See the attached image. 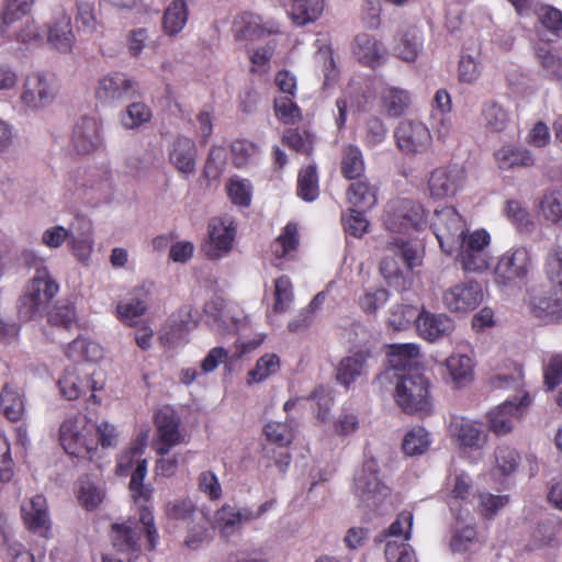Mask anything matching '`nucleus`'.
<instances>
[{
  "label": "nucleus",
  "instance_id": "9d476101",
  "mask_svg": "<svg viewBox=\"0 0 562 562\" xmlns=\"http://www.w3.org/2000/svg\"><path fill=\"white\" fill-rule=\"evenodd\" d=\"M385 225L391 232L420 229L426 225V211L423 205L412 200H401L387 213Z\"/></svg>",
  "mask_w": 562,
  "mask_h": 562
},
{
  "label": "nucleus",
  "instance_id": "3c124183",
  "mask_svg": "<svg viewBox=\"0 0 562 562\" xmlns=\"http://www.w3.org/2000/svg\"><path fill=\"white\" fill-rule=\"evenodd\" d=\"M297 194L305 201H313L318 195V179L314 166H307L299 173Z\"/></svg>",
  "mask_w": 562,
  "mask_h": 562
},
{
  "label": "nucleus",
  "instance_id": "6e6d98bb",
  "mask_svg": "<svg viewBox=\"0 0 562 562\" xmlns=\"http://www.w3.org/2000/svg\"><path fill=\"white\" fill-rule=\"evenodd\" d=\"M384 554L387 562H418L414 549L397 539L386 541Z\"/></svg>",
  "mask_w": 562,
  "mask_h": 562
},
{
  "label": "nucleus",
  "instance_id": "09e8293b",
  "mask_svg": "<svg viewBox=\"0 0 562 562\" xmlns=\"http://www.w3.org/2000/svg\"><path fill=\"white\" fill-rule=\"evenodd\" d=\"M151 110L144 102H134L130 104L121 115V123L127 130H133L149 122Z\"/></svg>",
  "mask_w": 562,
  "mask_h": 562
},
{
  "label": "nucleus",
  "instance_id": "20e7f679",
  "mask_svg": "<svg viewBox=\"0 0 562 562\" xmlns=\"http://www.w3.org/2000/svg\"><path fill=\"white\" fill-rule=\"evenodd\" d=\"M95 424L83 415L69 417L59 429L60 442L67 453L76 457L88 456L97 449Z\"/></svg>",
  "mask_w": 562,
  "mask_h": 562
},
{
  "label": "nucleus",
  "instance_id": "603ef678",
  "mask_svg": "<svg viewBox=\"0 0 562 562\" xmlns=\"http://www.w3.org/2000/svg\"><path fill=\"white\" fill-rule=\"evenodd\" d=\"M147 475V460H137L136 469L132 473L130 490L135 501H148L151 495V488L144 485V479Z\"/></svg>",
  "mask_w": 562,
  "mask_h": 562
},
{
  "label": "nucleus",
  "instance_id": "5701e85b",
  "mask_svg": "<svg viewBox=\"0 0 562 562\" xmlns=\"http://www.w3.org/2000/svg\"><path fill=\"white\" fill-rule=\"evenodd\" d=\"M93 374V372H82L75 367L66 369L58 381L60 393L67 400L72 401L86 393L89 389L93 391L101 389V386H97L94 382L91 383L89 380V376Z\"/></svg>",
  "mask_w": 562,
  "mask_h": 562
},
{
  "label": "nucleus",
  "instance_id": "864d4df0",
  "mask_svg": "<svg viewBox=\"0 0 562 562\" xmlns=\"http://www.w3.org/2000/svg\"><path fill=\"white\" fill-rule=\"evenodd\" d=\"M543 271L550 285L562 288V249L552 248L544 261Z\"/></svg>",
  "mask_w": 562,
  "mask_h": 562
},
{
  "label": "nucleus",
  "instance_id": "052dcab7",
  "mask_svg": "<svg viewBox=\"0 0 562 562\" xmlns=\"http://www.w3.org/2000/svg\"><path fill=\"white\" fill-rule=\"evenodd\" d=\"M75 184L82 194H86L88 190L105 193L111 188V173L109 171H104L99 175L98 172L91 171L87 175L86 179H82V181L76 178Z\"/></svg>",
  "mask_w": 562,
  "mask_h": 562
},
{
  "label": "nucleus",
  "instance_id": "dca6fc26",
  "mask_svg": "<svg viewBox=\"0 0 562 562\" xmlns=\"http://www.w3.org/2000/svg\"><path fill=\"white\" fill-rule=\"evenodd\" d=\"M235 238V227L228 217H216L209 224V248L206 256L212 259L222 257L232 249Z\"/></svg>",
  "mask_w": 562,
  "mask_h": 562
},
{
  "label": "nucleus",
  "instance_id": "680f3d73",
  "mask_svg": "<svg viewBox=\"0 0 562 562\" xmlns=\"http://www.w3.org/2000/svg\"><path fill=\"white\" fill-rule=\"evenodd\" d=\"M299 243V231L297 226L293 223H289L283 233L273 243V252L278 258L286 256L290 251L296 248Z\"/></svg>",
  "mask_w": 562,
  "mask_h": 562
},
{
  "label": "nucleus",
  "instance_id": "6e6552de",
  "mask_svg": "<svg viewBox=\"0 0 562 562\" xmlns=\"http://www.w3.org/2000/svg\"><path fill=\"white\" fill-rule=\"evenodd\" d=\"M420 250L417 245L402 243L401 246L389 249V254L381 262L380 270L391 285H401L403 267L412 269L420 263Z\"/></svg>",
  "mask_w": 562,
  "mask_h": 562
},
{
  "label": "nucleus",
  "instance_id": "e2e57ef3",
  "mask_svg": "<svg viewBox=\"0 0 562 562\" xmlns=\"http://www.w3.org/2000/svg\"><path fill=\"white\" fill-rule=\"evenodd\" d=\"M268 441L281 447L289 446L293 441V431L288 423L269 422L263 428Z\"/></svg>",
  "mask_w": 562,
  "mask_h": 562
},
{
  "label": "nucleus",
  "instance_id": "de8ad7c7",
  "mask_svg": "<svg viewBox=\"0 0 562 562\" xmlns=\"http://www.w3.org/2000/svg\"><path fill=\"white\" fill-rule=\"evenodd\" d=\"M535 54L539 65L549 77L562 79V59L553 54L547 44L538 45Z\"/></svg>",
  "mask_w": 562,
  "mask_h": 562
},
{
  "label": "nucleus",
  "instance_id": "774afa93",
  "mask_svg": "<svg viewBox=\"0 0 562 562\" xmlns=\"http://www.w3.org/2000/svg\"><path fill=\"white\" fill-rule=\"evenodd\" d=\"M188 331L183 319L171 317L160 333V340L169 346H173L183 340Z\"/></svg>",
  "mask_w": 562,
  "mask_h": 562
},
{
  "label": "nucleus",
  "instance_id": "e433bc0d",
  "mask_svg": "<svg viewBox=\"0 0 562 562\" xmlns=\"http://www.w3.org/2000/svg\"><path fill=\"white\" fill-rule=\"evenodd\" d=\"M36 0H5L4 9L0 16V35L8 33V26L26 15Z\"/></svg>",
  "mask_w": 562,
  "mask_h": 562
},
{
  "label": "nucleus",
  "instance_id": "473e14b6",
  "mask_svg": "<svg viewBox=\"0 0 562 562\" xmlns=\"http://www.w3.org/2000/svg\"><path fill=\"white\" fill-rule=\"evenodd\" d=\"M429 194L432 198L445 199L453 196L457 191V172L454 169H435L428 180Z\"/></svg>",
  "mask_w": 562,
  "mask_h": 562
},
{
  "label": "nucleus",
  "instance_id": "58836bf2",
  "mask_svg": "<svg viewBox=\"0 0 562 562\" xmlns=\"http://www.w3.org/2000/svg\"><path fill=\"white\" fill-rule=\"evenodd\" d=\"M45 313L48 324L67 330L72 328L78 321L75 305L66 301H59Z\"/></svg>",
  "mask_w": 562,
  "mask_h": 562
},
{
  "label": "nucleus",
  "instance_id": "c756f323",
  "mask_svg": "<svg viewBox=\"0 0 562 562\" xmlns=\"http://www.w3.org/2000/svg\"><path fill=\"white\" fill-rule=\"evenodd\" d=\"M497 166L502 170L527 168L535 164L531 153L524 147L505 145L494 154Z\"/></svg>",
  "mask_w": 562,
  "mask_h": 562
},
{
  "label": "nucleus",
  "instance_id": "7c9ffc66",
  "mask_svg": "<svg viewBox=\"0 0 562 562\" xmlns=\"http://www.w3.org/2000/svg\"><path fill=\"white\" fill-rule=\"evenodd\" d=\"M387 348V361L392 369L417 371L414 367L418 362L420 351L416 344H393Z\"/></svg>",
  "mask_w": 562,
  "mask_h": 562
},
{
  "label": "nucleus",
  "instance_id": "5fc2aeb1",
  "mask_svg": "<svg viewBox=\"0 0 562 562\" xmlns=\"http://www.w3.org/2000/svg\"><path fill=\"white\" fill-rule=\"evenodd\" d=\"M546 220L558 223L562 220V187L547 192L540 203Z\"/></svg>",
  "mask_w": 562,
  "mask_h": 562
},
{
  "label": "nucleus",
  "instance_id": "a211bd4d",
  "mask_svg": "<svg viewBox=\"0 0 562 562\" xmlns=\"http://www.w3.org/2000/svg\"><path fill=\"white\" fill-rule=\"evenodd\" d=\"M423 44L424 36L420 29L414 24H405L396 34L394 55L405 63H414L423 49Z\"/></svg>",
  "mask_w": 562,
  "mask_h": 562
},
{
  "label": "nucleus",
  "instance_id": "cd10ccee",
  "mask_svg": "<svg viewBox=\"0 0 562 562\" xmlns=\"http://www.w3.org/2000/svg\"><path fill=\"white\" fill-rule=\"evenodd\" d=\"M417 330L420 337L435 341L454 329L453 321L445 315H432L422 312L417 318Z\"/></svg>",
  "mask_w": 562,
  "mask_h": 562
},
{
  "label": "nucleus",
  "instance_id": "393cba45",
  "mask_svg": "<svg viewBox=\"0 0 562 562\" xmlns=\"http://www.w3.org/2000/svg\"><path fill=\"white\" fill-rule=\"evenodd\" d=\"M21 512L30 530L44 535L49 529L50 519L44 496L36 495L32 497L22 505Z\"/></svg>",
  "mask_w": 562,
  "mask_h": 562
},
{
  "label": "nucleus",
  "instance_id": "4d7b16f0",
  "mask_svg": "<svg viewBox=\"0 0 562 562\" xmlns=\"http://www.w3.org/2000/svg\"><path fill=\"white\" fill-rule=\"evenodd\" d=\"M419 315L417 307L413 305H396L390 312L389 325L395 330H403L413 322L417 324Z\"/></svg>",
  "mask_w": 562,
  "mask_h": 562
},
{
  "label": "nucleus",
  "instance_id": "338daca9",
  "mask_svg": "<svg viewBox=\"0 0 562 562\" xmlns=\"http://www.w3.org/2000/svg\"><path fill=\"white\" fill-rule=\"evenodd\" d=\"M538 21L552 34H562V12L551 5H542L538 12Z\"/></svg>",
  "mask_w": 562,
  "mask_h": 562
},
{
  "label": "nucleus",
  "instance_id": "f257e3e1",
  "mask_svg": "<svg viewBox=\"0 0 562 562\" xmlns=\"http://www.w3.org/2000/svg\"><path fill=\"white\" fill-rule=\"evenodd\" d=\"M146 533L149 549H155L158 532L154 526V516L148 508L140 510L139 521L134 524L125 521L113 524L111 527V541L116 551L137 558L140 551V535Z\"/></svg>",
  "mask_w": 562,
  "mask_h": 562
},
{
  "label": "nucleus",
  "instance_id": "b1692460",
  "mask_svg": "<svg viewBox=\"0 0 562 562\" xmlns=\"http://www.w3.org/2000/svg\"><path fill=\"white\" fill-rule=\"evenodd\" d=\"M456 210L453 207H447L436 213L434 222L435 235L440 244L441 249L451 255L456 249V232H457V218Z\"/></svg>",
  "mask_w": 562,
  "mask_h": 562
},
{
  "label": "nucleus",
  "instance_id": "0e129e2a",
  "mask_svg": "<svg viewBox=\"0 0 562 562\" xmlns=\"http://www.w3.org/2000/svg\"><path fill=\"white\" fill-rule=\"evenodd\" d=\"M274 311L285 312L290 307L293 300V286L291 280L282 276L274 281Z\"/></svg>",
  "mask_w": 562,
  "mask_h": 562
},
{
  "label": "nucleus",
  "instance_id": "9b49d317",
  "mask_svg": "<svg viewBox=\"0 0 562 562\" xmlns=\"http://www.w3.org/2000/svg\"><path fill=\"white\" fill-rule=\"evenodd\" d=\"M529 307L532 314L546 323L558 321L562 315V288L550 285L529 292Z\"/></svg>",
  "mask_w": 562,
  "mask_h": 562
},
{
  "label": "nucleus",
  "instance_id": "7ed1b4c3",
  "mask_svg": "<svg viewBox=\"0 0 562 562\" xmlns=\"http://www.w3.org/2000/svg\"><path fill=\"white\" fill-rule=\"evenodd\" d=\"M397 405L408 414H424L430 409L429 381L420 371L400 376L395 389Z\"/></svg>",
  "mask_w": 562,
  "mask_h": 562
},
{
  "label": "nucleus",
  "instance_id": "bf43d9fd",
  "mask_svg": "<svg viewBox=\"0 0 562 562\" xmlns=\"http://www.w3.org/2000/svg\"><path fill=\"white\" fill-rule=\"evenodd\" d=\"M229 199L234 204L248 206L251 202L252 187L248 180L232 178L226 184Z\"/></svg>",
  "mask_w": 562,
  "mask_h": 562
},
{
  "label": "nucleus",
  "instance_id": "1a4fd4ad",
  "mask_svg": "<svg viewBox=\"0 0 562 562\" xmlns=\"http://www.w3.org/2000/svg\"><path fill=\"white\" fill-rule=\"evenodd\" d=\"M487 440L488 431L482 423L462 418L459 424V459L479 462Z\"/></svg>",
  "mask_w": 562,
  "mask_h": 562
},
{
  "label": "nucleus",
  "instance_id": "a878e982",
  "mask_svg": "<svg viewBox=\"0 0 562 562\" xmlns=\"http://www.w3.org/2000/svg\"><path fill=\"white\" fill-rule=\"evenodd\" d=\"M148 296L149 292L144 286L135 289L131 297L117 304L116 313L119 319L128 326H135L136 318L143 316L148 308Z\"/></svg>",
  "mask_w": 562,
  "mask_h": 562
},
{
  "label": "nucleus",
  "instance_id": "69168bd1",
  "mask_svg": "<svg viewBox=\"0 0 562 562\" xmlns=\"http://www.w3.org/2000/svg\"><path fill=\"white\" fill-rule=\"evenodd\" d=\"M389 300V292L384 289H369L359 297V306L364 313L373 314Z\"/></svg>",
  "mask_w": 562,
  "mask_h": 562
},
{
  "label": "nucleus",
  "instance_id": "2f4dec72",
  "mask_svg": "<svg viewBox=\"0 0 562 562\" xmlns=\"http://www.w3.org/2000/svg\"><path fill=\"white\" fill-rule=\"evenodd\" d=\"M369 357V352L360 351L344 358L338 366L337 380L349 386L357 378L367 373Z\"/></svg>",
  "mask_w": 562,
  "mask_h": 562
},
{
  "label": "nucleus",
  "instance_id": "c9c22d12",
  "mask_svg": "<svg viewBox=\"0 0 562 562\" xmlns=\"http://www.w3.org/2000/svg\"><path fill=\"white\" fill-rule=\"evenodd\" d=\"M66 356L72 360H86L95 362L103 357L102 347L86 338L72 340L65 350Z\"/></svg>",
  "mask_w": 562,
  "mask_h": 562
},
{
  "label": "nucleus",
  "instance_id": "37998d69",
  "mask_svg": "<svg viewBox=\"0 0 562 562\" xmlns=\"http://www.w3.org/2000/svg\"><path fill=\"white\" fill-rule=\"evenodd\" d=\"M348 202L360 210L371 209L375 202V192L366 181L351 183L347 191Z\"/></svg>",
  "mask_w": 562,
  "mask_h": 562
},
{
  "label": "nucleus",
  "instance_id": "72a5a7b5",
  "mask_svg": "<svg viewBox=\"0 0 562 562\" xmlns=\"http://www.w3.org/2000/svg\"><path fill=\"white\" fill-rule=\"evenodd\" d=\"M105 492L100 481L89 475L79 480L77 498L83 508L87 510L95 509L103 502Z\"/></svg>",
  "mask_w": 562,
  "mask_h": 562
},
{
  "label": "nucleus",
  "instance_id": "79ce46f5",
  "mask_svg": "<svg viewBox=\"0 0 562 562\" xmlns=\"http://www.w3.org/2000/svg\"><path fill=\"white\" fill-rule=\"evenodd\" d=\"M434 104L436 106L434 119L440 122L437 132L439 137L445 138L449 135L452 127V122L446 119L452 108L450 94L445 89H439L435 94Z\"/></svg>",
  "mask_w": 562,
  "mask_h": 562
},
{
  "label": "nucleus",
  "instance_id": "f704fd0d",
  "mask_svg": "<svg viewBox=\"0 0 562 562\" xmlns=\"http://www.w3.org/2000/svg\"><path fill=\"white\" fill-rule=\"evenodd\" d=\"M323 10V0H292L290 16L296 25L303 26L315 22Z\"/></svg>",
  "mask_w": 562,
  "mask_h": 562
},
{
  "label": "nucleus",
  "instance_id": "6ab92c4d",
  "mask_svg": "<svg viewBox=\"0 0 562 562\" xmlns=\"http://www.w3.org/2000/svg\"><path fill=\"white\" fill-rule=\"evenodd\" d=\"M47 41L57 50L68 53L75 43L71 18L64 10L55 13L47 25Z\"/></svg>",
  "mask_w": 562,
  "mask_h": 562
},
{
  "label": "nucleus",
  "instance_id": "4468645a",
  "mask_svg": "<svg viewBox=\"0 0 562 562\" xmlns=\"http://www.w3.org/2000/svg\"><path fill=\"white\" fill-rule=\"evenodd\" d=\"M155 425L157 428L155 450L159 456H168L170 450L184 439L179 429L180 420L170 409H160L155 414Z\"/></svg>",
  "mask_w": 562,
  "mask_h": 562
},
{
  "label": "nucleus",
  "instance_id": "c03bdc74",
  "mask_svg": "<svg viewBox=\"0 0 562 562\" xmlns=\"http://www.w3.org/2000/svg\"><path fill=\"white\" fill-rule=\"evenodd\" d=\"M506 216L520 233L530 234L535 231L536 224L530 213L516 200H509L505 207Z\"/></svg>",
  "mask_w": 562,
  "mask_h": 562
},
{
  "label": "nucleus",
  "instance_id": "4be33fe9",
  "mask_svg": "<svg viewBox=\"0 0 562 562\" xmlns=\"http://www.w3.org/2000/svg\"><path fill=\"white\" fill-rule=\"evenodd\" d=\"M353 54L359 63L371 68L382 65L387 56L383 43L369 34H360L356 37Z\"/></svg>",
  "mask_w": 562,
  "mask_h": 562
},
{
  "label": "nucleus",
  "instance_id": "a19ab883",
  "mask_svg": "<svg viewBox=\"0 0 562 562\" xmlns=\"http://www.w3.org/2000/svg\"><path fill=\"white\" fill-rule=\"evenodd\" d=\"M280 370V358L276 353H266L260 357L252 370L247 374V383L255 384L267 380Z\"/></svg>",
  "mask_w": 562,
  "mask_h": 562
},
{
  "label": "nucleus",
  "instance_id": "bb28decb",
  "mask_svg": "<svg viewBox=\"0 0 562 562\" xmlns=\"http://www.w3.org/2000/svg\"><path fill=\"white\" fill-rule=\"evenodd\" d=\"M481 121L487 131L502 133L510 124L512 114L501 101L488 99L481 105Z\"/></svg>",
  "mask_w": 562,
  "mask_h": 562
},
{
  "label": "nucleus",
  "instance_id": "8fccbe9b",
  "mask_svg": "<svg viewBox=\"0 0 562 562\" xmlns=\"http://www.w3.org/2000/svg\"><path fill=\"white\" fill-rule=\"evenodd\" d=\"M484 299L483 286L477 280L471 279L462 283L459 291V310H474L476 308Z\"/></svg>",
  "mask_w": 562,
  "mask_h": 562
},
{
  "label": "nucleus",
  "instance_id": "39448f33",
  "mask_svg": "<svg viewBox=\"0 0 562 562\" xmlns=\"http://www.w3.org/2000/svg\"><path fill=\"white\" fill-rule=\"evenodd\" d=\"M459 263L465 272L481 273L488 269L491 261V236L485 229L461 231Z\"/></svg>",
  "mask_w": 562,
  "mask_h": 562
},
{
  "label": "nucleus",
  "instance_id": "49530a36",
  "mask_svg": "<svg viewBox=\"0 0 562 562\" xmlns=\"http://www.w3.org/2000/svg\"><path fill=\"white\" fill-rule=\"evenodd\" d=\"M364 171V161L361 150L356 146H348L341 159V173L347 179H356Z\"/></svg>",
  "mask_w": 562,
  "mask_h": 562
},
{
  "label": "nucleus",
  "instance_id": "f8f14e48",
  "mask_svg": "<svg viewBox=\"0 0 562 562\" xmlns=\"http://www.w3.org/2000/svg\"><path fill=\"white\" fill-rule=\"evenodd\" d=\"M529 404L530 398L525 394L518 402L510 400L495 406L487 413L490 429L497 436L508 435Z\"/></svg>",
  "mask_w": 562,
  "mask_h": 562
},
{
  "label": "nucleus",
  "instance_id": "f3484780",
  "mask_svg": "<svg viewBox=\"0 0 562 562\" xmlns=\"http://www.w3.org/2000/svg\"><path fill=\"white\" fill-rule=\"evenodd\" d=\"M378 98L381 112L389 117L403 115L412 104L408 90L385 81L381 82Z\"/></svg>",
  "mask_w": 562,
  "mask_h": 562
},
{
  "label": "nucleus",
  "instance_id": "ddd939ff",
  "mask_svg": "<svg viewBox=\"0 0 562 562\" xmlns=\"http://www.w3.org/2000/svg\"><path fill=\"white\" fill-rule=\"evenodd\" d=\"M56 97L54 81L45 74L35 72L26 77L21 101L31 110L43 109L53 103Z\"/></svg>",
  "mask_w": 562,
  "mask_h": 562
},
{
  "label": "nucleus",
  "instance_id": "423d86ee",
  "mask_svg": "<svg viewBox=\"0 0 562 562\" xmlns=\"http://www.w3.org/2000/svg\"><path fill=\"white\" fill-rule=\"evenodd\" d=\"M355 494L361 505L369 509H375L386 498L389 488L379 476L376 460H367L356 473Z\"/></svg>",
  "mask_w": 562,
  "mask_h": 562
},
{
  "label": "nucleus",
  "instance_id": "a18cd8bd",
  "mask_svg": "<svg viewBox=\"0 0 562 562\" xmlns=\"http://www.w3.org/2000/svg\"><path fill=\"white\" fill-rule=\"evenodd\" d=\"M430 445L428 431L423 427H416L409 430L402 443V448L407 456H418L424 453Z\"/></svg>",
  "mask_w": 562,
  "mask_h": 562
},
{
  "label": "nucleus",
  "instance_id": "c85d7f7f",
  "mask_svg": "<svg viewBox=\"0 0 562 562\" xmlns=\"http://www.w3.org/2000/svg\"><path fill=\"white\" fill-rule=\"evenodd\" d=\"M169 156L171 164L181 173L191 175L195 171L196 147L189 137L176 138Z\"/></svg>",
  "mask_w": 562,
  "mask_h": 562
},
{
  "label": "nucleus",
  "instance_id": "aec40b11",
  "mask_svg": "<svg viewBox=\"0 0 562 562\" xmlns=\"http://www.w3.org/2000/svg\"><path fill=\"white\" fill-rule=\"evenodd\" d=\"M72 144L80 155L95 151L102 144L99 123L92 117H82L75 127Z\"/></svg>",
  "mask_w": 562,
  "mask_h": 562
},
{
  "label": "nucleus",
  "instance_id": "13d9d810",
  "mask_svg": "<svg viewBox=\"0 0 562 562\" xmlns=\"http://www.w3.org/2000/svg\"><path fill=\"white\" fill-rule=\"evenodd\" d=\"M232 154L234 165L243 168L256 161L259 149L256 144L246 139H239L232 144Z\"/></svg>",
  "mask_w": 562,
  "mask_h": 562
},
{
  "label": "nucleus",
  "instance_id": "2eb2a0df",
  "mask_svg": "<svg viewBox=\"0 0 562 562\" xmlns=\"http://www.w3.org/2000/svg\"><path fill=\"white\" fill-rule=\"evenodd\" d=\"M398 148L405 154L425 151L431 143L428 127L422 122L404 121L395 132Z\"/></svg>",
  "mask_w": 562,
  "mask_h": 562
},
{
  "label": "nucleus",
  "instance_id": "f03ea898",
  "mask_svg": "<svg viewBox=\"0 0 562 562\" xmlns=\"http://www.w3.org/2000/svg\"><path fill=\"white\" fill-rule=\"evenodd\" d=\"M59 291V285L44 267L37 268L20 297L19 314L24 319L43 316Z\"/></svg>",
  "mask_w": 562,
  "mask_h": 562
},
{
  "label": "nucleus",
  "instance_id": "412c9836",
  "mask_svg": "<svg viewBox=\"0 0 562 562\" xmlns=\"http://www.w3.org/2000/svg\"><path fill=\"white\" fill-rule=\"evenodd\" d=\"M134 90V82L124 74L102 77L95 89V97L102 102H112L127 98Z\"/></svg>",
  "mask_w": 562,
  "mask_h": 562
},
{
  "label": "nucleus",
  "instance_id": "0eeeda50",
  "mask_svg": "<svg viewBox=\"0 0 562 562\" xmlns=\"http://www.w3.org/2000/svg\"><path fill=\"white\" fill-rule=\"evenodd\" d=\"M531 265L530 252L525 247L507 250L495 267V283L504 289L515 288L528 274Z\"/></svg>",
  "mask_w": 562,
  "mask_h": 562
},
{
  "label": "nucleus",
  "instance_id": "4c0bfd02",
  "mask_svg": "<svg viewBox=\"0 0 562 562\" xmlns=\"http://www.w3.org/2000/svg\"><path fill=\"white\" fill-rule=\"evenodd\" d=\"M0 406L4 416L11 422H19L25 412L22 395L9 385H5L0 393Z\"/></svg>",
  "mask_w": 562,
  "mask_h": 562
},
{
  "label": "nucleus",
  "instance_id": "ea45409f",
  "mask_svg": "<svg viewBox=\"0 0 562 562\" xmlns=\"http://www.w3.org/2000/svg\"><path fill=\"white\" fill-rule=\"evenodd\" d=\"M188 21L187 3L183 0H175L164 15V29L169 35L179 33Z\"/></svg>",
  "mask_w": 562,
  "mask_h": 562
}]
</instances>
